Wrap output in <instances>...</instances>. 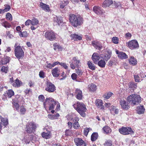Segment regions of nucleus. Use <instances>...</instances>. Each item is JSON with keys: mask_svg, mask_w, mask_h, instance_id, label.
<instances>
[{"mask_svg": "<svg viewBox=\"0 0 146 146\" xmlns=\"http://www.w3.org/2000/svg\"><path fill=\"white\" fill-rule=\"evenodd\" d=\"M70 22L74 27L81 26L83 23V18L80 16L77 17L73 14H71L69 16Z\"/></svg>", "mask_w": 146, "mask_h": 146, "instance_id": "nucleus-1", "label": "nucleus"}, {"mask_svg": "<svg viewBox=\"0 0 146 146\" xmlns=\"http://www.w3.org/2000/svg\"><path fill=\"white\" fill-rule=\"evenodd\" d=\"M73 106L74 108L83 117L86 116L85 112L87 110L86 105L82 102H78L74 104Z\"/></svg>", "mask_w": 146, "mask_h": 146, "instance_id": "nucleus-2", "label": "nucleus"}, {"mask_svg": "<svg viewBox=\"0 0 146 146\" xmlns=\"http://www.w3.org/2000/svg\"><path fill=\"white\" fill-rule=\"evenodd\" d=\"M43 105L46 110L48 107L49 110H51L52 113H54V111L53 110L56 105V103L54 99L50 97L46 98L43 102Z\"/></svg>", "mask_w": 146, "mask_h": 146, "instance_id": "nucleus-3", "label": "nucleus"}, {"mask_svg": "<svg viewBox=\"0 0 146 146\" xmlns=\"http://www.w3.org/2000/svg\"><path fill=\"white\" fill-rule=\"evenodd\" d=\"M15 54V56L19 59L23 58L24 56V52L23 50V47L18 45L17 43H16L14 45Z\"/></svg>", "mask_w": 146, "mask_h": 146, "instance_id": "nucleus-4", "label": "nucleus"}, {"mask_svg": "<svg viewBox=\"0 0 146 146\" xmlns=\"http://www.w3.org/2000/svg\"><path fill=\"white\" fill-rule=\"evenodd\" d=\"M38 126V124L34 122H28L26 125V131L29 134L34 133Z\"/></svg>", "mask_w": 146, "mask_h": 146, "instance_id": "nucleus-5", "label": "nucleus"}, {"mask_svg": "<svg viewBox=\"0 0 146 146\" xmlns=\"http://www.w3.org/2000/svg\"><path fill=\"white\" fill-rule=\"evenodd\" d=\"M127 100L129 103L131 102L132 105H135L141 102V98L139 95L133 94L127 97Z\"/></svg>", "mask_w": 146, "mask_h": 146, "instance_id": "nucleus-6", "label": "nucleus"}, {"mask_svg": "<svg viewBox=\"0 0 146 146\" xmlns=\"http://www.w3.org/2000/svg\"><path fill=\"white\" fill-rule=\"evenodd\" d=\"M70 67L72 69L74 70L76 68H78L81 66L80 60L77 57H73L71 60Z\"/></svg>", "mask_w": 146, "mask_h": 146, "instance_id": "nucleus-7", "label": "nucleus"}, {"mask_svg": "<svg viewBox=\"0 0 146 146\" xmlns=\"http://www.w3.org/2000/svg\"><path fill=\"white\" fill-rule=\"evenodd\" d=\"M56 34L52 31H47L44 34L45 37L48 40L52 41L56 39Z\"/></svg>", "mask_w": 146, "mask_h": 146, "instance_id": "nucleus-8", "label": "nucleus"}, {"mask_svg": "<svg viewBox=\"0 0 146 146\" xmlns=\"http://www.w3.org/2000/svg\"><path fill=\"white\" fill-rule=\"evenodd\" d=\"M46 85L45 90L49 92H53L56 90L54 85L49 80L46 82Z\"/></svg>", "mask_w": 146, "mask_h": 146, "instance_id": "nucleus-9", "label": "nucleus"}, {"mask_svg": "<svg viewBox=\"0 0 146 146\" xmlns=\"http://www.w3.org/2000/svg\"><path fill=\"white\" fill-rule=\"evenodd\" d=\"M119 131L121 134L123 135H127L134 133L131 128L129 127H122L119 129Z\"/></svg>", "mask_w": 146, "mask_h": 146, "instance_id": "nucleus-10", "label": "nucleus"}, {"mask_svg": "<svg viewBox=\"0 0 146 146\" xmlns=\"http://www.w3.org/2000/svg\"><path fill=\"white\" fill-rule=\"evenodd\" d=\"M127 44V46L131 49H138L139 47L138 43L136 40H132L128 42Z\"/></svg>", "mask_w": 146, "mask_h": 146, "instance_id": "nucleus-11", "label": "nucleus"}, {"mask_svg": "<svg viewBox=\"0 0 146 146\" xmlns=\"http://www.w3.org/2000/svg\"><path fill=\"white\" fill-rule=\"evenodd\" d=\"M92 44L96 49L101 50L103 48L102 43L100 42L97 40H94L92 41Z\"/></svg>", "mask_w": 146, "mask_h": 146, "instance_id": "nucleus-12", "label": "nucleus"}, {"mask_svg": "<svg viewBox=\"0 0 146 146\" xmlns=\"http://www.w3.org/2000/svg\"><path fill=\"white\" fill-rule=\"evenodd\" d=\"M93 10L94 12L98 15H102L103 11V9L101 7L98 6H94Z\"/></svg>", "mask_w": 146, "mask_h": 146, "instance_id": "nucleus-13", "label": "nucleus"}, {"mask_svg": "<svg viewBox=\"0 0 146 146\" xmlns=\"http://www.w3.org/2000/svg\"><path fill=\"white\" fill-rule=\"evenodd\" d=\"M74 94L78 100H80L82 99L83 97L82 92L80 89L78 88L76 89L74 93Z\"/></svg>", "mask_w": 146, "mask_h": 146, "instance_id": "nucleus-14", "label": "nucleus"}, {"mask_svg": "<svg viewBox=\"0 0 146 146\" xmlns=\"http://www.w3.org/2000/svg\"><path fill=\"white\" fill-rule=\"evenodd\" d=\"M111 52L109 50L108 51L104 54H102L101 56V57L106 61H108L110 58L111 56Z\"/></svg>", "mask_w": 146, "mask_h": 146, "instance_id": "nucleus-15", "label": "nucleus"}, {"mask_svg": "<svg viewBox=\"0 0 146 146\" xmlns=\"http://www.w3.org/2000/svg\"><path fill=\"white\" fill-rule=\"evenodd\" d=\"M116 54H117L118 57L121 59H126L128 58V56L124 52H119L118 50H116Z\"/></svg>", "mask_w": 146, "mask_h": 146, "instance_id": "nucleus-16", "label": "nucleus"}, {"mask_svg": "<svg viewBox=\"0 0 146 146\" xmlns=\"http://www.w3.org/2000/svg\"><path fill=\"white\" fill-rule=\"evenodd\" d=\"M41 135L44 138L48 139L51 137L52 133L50 131L46 130V131L43 132L41 133Z\"/></svg>", "mask_w": 146, "mask_h": 146, "instance_id": "nucleus-17", "label": "nucleus"}, {"mask_svg": "<svg viewBox=\"0 0 146 146\" xmlns=\"http://www.w3.org/2000/svg\"><path fill=\"white\" fill-rule=\"evenodd\" d=\"M113 3V2L112 0H104L102 5V6L103 8L109 7Z\"/></svg>", "mask_w": 146, "mask_h": 146, "instance_id": "nucleus-18", "label": "nucleus"}, {"mask_svg": "<svg viewBox=\"0 0 146 146\" xmlns=\"http://www.w3.org/2000/svg\"><path fill=\"white\" fill-rule=\"evenodd\" d=\"M39 6L42 9L46 12H50V9L49 6L42 2H40Z\"/></svg>", "mask_w": 146, "mask_h": 146, "instance_id": "nucleus-19", "label": "nucleus"}, {"mask_svg": "<svg viewBox=\"0 0 146 146\" xmlns=\"http://www.w3.org/2000/svg\"><path fill=\"white\" fill-rule=\"evenodd\" d=\"M60 70L58 67H56L52 69L51 73L54 77H57L60 75Z\"/></svg>", "mask_w": 146, "mask_h": 146, "instance_id": "nucleus-20", "label": "nucleus"}, {"mask_svg": "<svg viewBox=\"0 0 146 146\" xmlns=\"http://www.w3.org/2000/svg\"><path fill=\"white\" fill-rule=\"evenodd\" d=\"M120 104L122 108L125 110H127L129 108L127 103L124 100H121L120 101Z\"/></svg>", "mask_w": 146, "mask_h": 146, "instance_id": "nucleus-21", "label": "nucleus"}, {"mask_svg": "<svg viewBox=\"0 0 146 146\" xmlns=\"http://www.w3.org/2000/svg\"><path fill=\"white\" fill-rule=\"evenodd\" d=\"M96 105L98 108H100L102 109H104V106L103 105L102 101L100 99L96 100L95 102Z\"/></svg>", "mask_w": 146, "mask_h": 146, "instance_id": "nucleus-22", "label": "nucleus"}, {"mask_svg": "<svg viewBox=\"0 0 146 146\" xmlns=\"http://www.w3.org/2000/svg\"><path fill=\"white\" fill-rule=\"evenodd\" d=\"M74 141L77 146L82 145L85 144L84 141L80 138H75L74 139Z\"/></svg>", "mask_w": 146, "mask_h": 146, "instance_id": "nucleus-23", "label": "nucleus"}, {"mask_svg": "<svg viewBox=\"0 0 146 146\" xmlns=\"http://www.w3.org/2000/svg\"><path fill=\"white\" fill-rule=\"evenodd\" d=\"M92 58L93 60L95 63L100 59V57L98 54L96 53H94L92 55Z\"/></svg>", "mask_w": 146, "mask_h": 146, "instance_id": "nucleus-24", "label": "nucleus"}, {"mask_svg": "<svg viewBox=\"0 0 146 146\" xmlns=\"http://www.w3.org/2000/svg\"><path fill=\"white\" fill-rule=\"evenodd\" d=\"M129 64L133 66H135L137 64V61L136 59L133 56H131L129 59Z\"/></svg>", "mask_w": 146, "mask_h": 146, "instance_id": "nucleus-25", "label": "nucleus"}, {"mask_svg": "<svg viewBox=\"0 0 146 146\" xmlns=\"http://www.w3.org/2000/svg\"><path fill=\"white\" fill-rule=\"evenodd\" d=\"M70 36L71 38L72 39L74 40H80L82 39L81 36L76 34H71L70 35Z\"/></svg>", "mask_w": 146, "mask_h": 146, "instance_id": "nucleus-26", "label": "nucleus"}, {"mask_svg": "<svg viewBox=\"0 0 146 146\" xmlns=\"http://www.w3.org/2000/svg\"><path fill=\"white\" fill-rule=\"evenodd\" d=\"M110 111L111 113L114 115L118 114L119 112L118 109H116L115 107L114 106H111L110 109Z\"/></svg>", "mask_w": 146, "mask_h": 146, "instance_id": "nucleus-27", "label": "nucleus"}, {"mask_svg": "<svg viewBox=\"0 0 146 146\" xmlns=\"http://www.w3.org/2000/svg\"><path fill=\"white\" fill-rule=\"evenodd\" d=\"M53 20L54 22L57 23L58 25H60L62 22V18L56 16L54 17Z\"/></svg>", "mask_w": 146, "mask_h": 146, "instance_id": "nucleus-28", "label": "nucleus"}, {"mask_svg": "<svg viewBox=\"0 0 146 146\" xmlns=\"http://www.w3.org/2000/svg\"><path fill=\"white\" fill-rule=\"evenodd\" d=\"M88 89L90 91L94 92L96 89V86L93 84H91L88 86Z\"/></svg>", "mask_w": 146, "mask_h": 146, "instance_id": "nucleus-29", "label": "nucleus"}, {"mask_svg": "<svg viewBox=\"0 0 146 146\" xmlns=\"http://www.w3.org/2000/svg\"><path fill=\"white\" fill-rule=\"evenodd\" d=\"M68 1H61L60 2L59 6L60 8L63 9L69 3Z\"/></svg>", "mask_w": 146, "mask_h": 146, "instance_id": "nucleus-30", "label": "nucleus"}, {"mask_svg": "<svg viewBox=\"0 0 146 146\" xmlns=\"http://www.w3.org/2000/svg\"><path fill=\"white\" fill-rule=\"evenodd\" d=\"M22 82L20 81L18 78L16 79L15 80V82L13 83V85L14 87H19L22 84Z\"/></svg>", "mask_w": 146, "mask_h": 146, "instance_id": "nucleus-31", "label": "nucleus"}, {"mask_svg": "<svg viewBox=\"0 0 146 146\" xmlns=\"http://www.w3.org/2000/svg\"><path fill=\"white\" fill-rule=\"evenodd\" d=\"M54 46V50H56L57 49H58V50L62 51L63 49V48L61 47L60 44H57V43H55L53 44Z\"/></svg>", "mask_w": 146, "mask_h": 146, "instance_id": "nucleus-32", "label": "nucleus"}, {"mask_svg": "<svg viewBox=\"0 0 146 146\" xmlns=\"http://www.w3.org/2000/svg\"><path fill=\"white\" fill-rule=\"evenodd\" d=\"M9 58L8 57H6L3 59H1L0 61V62H1L0 65H1V64H7L9 62Z\"/></svg>", "mask_w": 146, "mask_h": 146, "instance_id": "nucleus-33", "label": "nucleus"}, {"mask_svg": "<svg viewBox=\"0 0 146 146\" xmlns=\"http://www.w3.org/2000/svg\"><path fill=\"white\" fill-rule=\"evenodd\" d=\"M145 111V109L143 106L139 107L137 108V113L140 114L143 113Z\"/></svg>", "mask_w": 146, "mask_h": 146, "instance_id": "nucleus-34", "label": "nucleus"}, {"mask_svg": "<svg viewBox=\"0 0 146 146\" xmlns=\"http://www.w3.org/2000/svg\"><path fill=\"white\" fill-rule=\"evenodd\" d=\"M18 102L17 100H15V99L13 100V104L14 107L17 110H19V105L18 103Z\"/></svg>", "mask_w": 146, "mask_h": 146, "instance_id": "nucleus-35", "label": "nucleus"}, {"mask_svg": "<svg viewBox=\"0 0 146 146\" xmlns=\"http://www.w3.org/2000/svg\"><path fill=\"white\" fill-rule=\"evenodd\" d=\"M98 134L97 133H93L91 136V140L92 141H95L97 139L98 137Z\"/></svg>", "mask_w": 146, "mask_h": 146, "instance_id": "nucleus-36", "label": "nucleus"}, {"mask_svg": "<svg viewBox=\"0 0 146 146\" xmlns=\"http://www.w3.org/2000/svg\"><path fill=\"white\" fill-rule=\"evenodd\" d=\"M88 65L89 68L92 70H94L96 68L94 64L92 63L90 61L88 62Z\"/></svg>", "mask_w": 146, "mask_h": 146, "instance_id": "nucleus-37", "label": "nucleus"}, {"mask_svg": "<svg viewBox=\"0 0 146 146\" xmlns=\"http://www.w3.org/2000/svg\"><path fill=\"white\" fill-rule=\"evenodd\" d=\"M53 67L52 64H51L49 63L48 62L46 61V63L45 64L44 66V69H46V68L50 69H52V68Z\"/></svg>", "mask_w": 146, "mask_h": 146, "instance_id": "nucleus-38", "label": "nucleus"}, {"mask_svg": "<svg viewBox=\"0 0 146 146\" xmlns=\"http://www.w3.org/2000/svg\"><path fill=\"white\" fill-rule=\"evenodd\" d=\"M98 66L101 68H104L105 67L106 63L104 60H101L98 62Z\"/></svg>", "mask_w": 146, "mask_h": 146, "instance_id": "nucleus-39", "label": "nucleus"}, {"mask_svg": "<svg viewBox=\"0 0 146 146\" xmlns=\"http://www.w3.org/2000/svg\"><path fill=\"white\" fill-rule=\"evenodd\" d=\"M113 94V93L111 92H109L105 94L103 96L104 98L106 99H109L110 97Z\"/></svg>", "mask_w": 146, "mask_h": 146, "instance_id": "nucleus-40", "label": "nucleus"}, {"mask_svg": "<svg viewBox=\"0 0 146 146\" xmlns=\"http://www.w3.org/2000/svg\"><path fill=\"white\" fill-rule=\"evenodd\" d=\"M1 121L5 126H7L8 123V119L6 118H2L1 119Z\"/></svg>", "mask_w": 146, "mask_h": 146, "instance_id": "nucleus-41", "label": "nucleus"}, {"mask_svg": "<svg viewBox=\"0 0 146 146\" xmlns=\"http://www.w3.org/2000/svg\"><path fill=\"white\" fill-rule=\"evenodd\" d=\"M14 92L11 90H8L7 92H6V93H5V94H7V96L8 98H10L13 96L14 95Z\"/></svg>", "mask_w": 146, "mask_h": 146, "instance_id": "nucleus-42", "label": "nucleus"}, {"mask_svg": "<svg viewBox=\"0 0 146 146\" xmlns=\"http://www.w3.org/2000/svg\"><path fill=\"white\" fill-rule=\"evenodd\" d=\"M129 88L133 90L136 88L137 87V84L133 82H131L129 84Z\"/></svg>", "mask_w": 146, "mask_h": 146, "instance_id": "nucleus-43", "label": "nucleus"}, {"mask_svg": "<svg viewBox=\"0 0 146 146\" xmlns=\"http://www.w3.org/2000/svg\"><path fill=\"white\" fill-rule=\"evenodd\" d=\"M103 130L104 132L106 133H108L111 132V129L110 127L108 126H106L104 127Z\"/></svg>", "mask_w": 146, "mask_h": 146, "instance_id": "nucleus-44", "label": "nucleus"}, {"mask_svg": "<svg viewBox=\"0 0 146 146\" xmlns=\"http://www.w3.org/2000/svg\"><path fill=\"white\" fill-rule=\"evenodd\" d=\"M26 109L24 106H20V112L21 114H25L26 113Z\"/></svg>", "mask_w": 146, "mask_h": 146, "instance_id": "nucleus-45", "label": "nucleus"}, {"mask_svg": "<svg viewBox=\"0 0 146 146\" xmlns=\"http://www.w3.org/2000/svg\"><path fill=\"white\" fill-rule=\"evenodd\" d=\"M38 21L35 18H33L31 20V25L33 26L38 25Z\"/></svg>", "mask_w": 146, "mask_h": 146, "instance_id": "nucleus-46", "label": "nucleus"}, {"mask_svg": "<svg viewBox=\"0 0 146 146\" xmlns=\"http://www.w3.org/2000/svg\"><path fill=\"white\" fill-rule=\"evenodd\" d=\"M112 144V141L110 139H108L105 141L104 145V146H111Z\"/></svg>", "mask_w": 146, "mask_h": 146, "instance_id": "nucleus-47", "label": "nucleus"}, {"mask_svg": "<svg viewBox=\"0 0 146 146\" xmlns=\"http://www.w3.org/2000/svg\"><path fill=\"white\" fill-rule=\"evenodd\" d=\"M119 38L117 37H113L112 38V41L115 44H117L119 43Z\"/></svg>", "mask_w": 146, "mask_h": 146, "instance_id": "nucleus-48", "label": "nucleus"}, {"mask_svg": "<svg viewBox=\"0 0 146 146\" xmlns=\"http://www.w3.org/2000/svg\"><path fill=\"white\" fill-rule=\"evenodd\" d=\"M2 25L6 28H9L11 26L9 23L7 21L3 22Z\"/></svg>", "mask_w": 146, "mask_h": 146, "instance_id": "nucleus-49", "label": "nucleus"}, {"mask_svg": "<svg viewBox=\"0 0 146 146\" xmlns=\"http://www.w3.org/2000/svg\"><path fill=\"white\" fill-rule=\"evenodd\" d=\"M19 35L21 37H26L27 36L28 33L26 31H23V32H21Z\"/></svg>", "mask_w": 146, "mask_h": 146, "instance_id": "nucleus-50", "label": "nucleus"}, {"mask_svg": "<svg viewBox=\"0 0 146 146\" xmlns=\"http://www.w3.org/2000/svg\"><path fill=\"white\" fill-rule=\"evenodd\" d=\"M91 130V129L90 128L84 129V135L85 136H87L88 134L89 130Z\"/></svg>", "mask_w": 146, "mask_h": 146, "instance_id": "nucleus-51", "label": "nucleus"}, {"mask_svg": "<svg viewBox=\"0 0 146 146\" xmlns=\"http://www.w3.org/2000/svg\"><path fill=\"white\" fill-rule=\"evenodd\" d=\"M6 19L10 21L12 19V16L11 14L10 13H7L6 15Z\"/></svg>", "mask_w": 146, "mask_h": 146, "instance_id": "nucleus-52", "label": "nucleus"}, {"mask_svg": "<svg viewBox=\"0 0 146 146\" xmlns=\"http://www.w3.org/2000/svg\"><path fill=\"white\" fill-rule=\"evenodd\" d=\"M76 73L78 74L79 76H81L82 74L83 73L82 71L79 69H76L75 70Z\"/></svg>", "mask_w": 146, "mask_h": 146, "instance_id": "nucleus-53", "label": "nucleus"}, {"mask_svg": "<svg viewBox=\"0 0 146 146\" xmlns=\"http://www.w3.org/2000/svg\"><path fill=\"white\" fill-rule=\"evenodd\" d=\"M80 127L78 122H75L73 124V128L75 129H77Z\"/></svg>", "mask_w": 146, "mask_h": 146, "instance_id": "nucleus-54", "label": "nucleus"}, {"mask_svg": "<svg viewBox=\"0 0 146 146\" xmlns=\"http://www.w3.org/2000/svg\"><path fill=\"white\" fill-rule=\"evenodd\" d=\"M125 36L126 38L129 39L131 38L132 35L131 33L128 32L125 34Z\"/></svg>", "mask_w": 146, "mask_h": 146, "instance_id": "nucleus-55", "label": "nucleus"}, {"mask_svg": "<svg viewBox=\"0 0 146 146\" xmlns=\"http://www.w3.org/2000/svg\"><path fill=\"white\" fill-rule=\"evenodd\" d=\"M38 98L39 101L43 102L45 98L43 95H41L38 96Z\"/></svg>", "mask_w": 146, "mask_h": 146, "instance_id": "nucleus-56", "label": "nucleus"}, {"mask_svg": "<svg viewBox=\"0 0 146 146\" xmlns=\"http://www.w3.org/2000/svg\"><path fill=\"white\" fill-rule=\"evenodd\" d=\"M4 6H5V8L4 9L5 12L8 11L11 8L10 6L8 5H5Z\"/></svg>", "mask_w": 146, "mask_h": 146, "instance_id": "nucleus-57", "label": "nucleus"}, {"mask_svg": "<svg viewBox=\"0 0 146 146\" xmlns=\"http://www.w3.org/2000/svg\"><path fill=\"white\" fill-rule=\"evenodd\" d=\"M134 78L136 82H140L139 77L138 75H134Z\"/></svg>", "mask_w": 146, "mask_h": 146, "instance_id": "nucleus-58", "label": "nucleus"}, {"mask_svg": "<svg viewBox=\"0 0 146 146\" xmlns=\"http://www.w3.org/2000/svg\"><path fill=\"white\" fill-rule=\"evenodd\" d=\"M39 76L40 78H44L45 77V74L44 72L42 71H40L39 73Z\"/></svg>", "mask_w": 146, "mask_h": 146, "instance_id": "nucleus-59", "label": "nucleus"}, {"mask_svg": "<svg viewBox=\"0 0 146 146\" xmlns=\"http://www.w3.org/2000/svg\"><path fill=\"white\" fill-rule=\"evenodd\" d=\"M60 65L66 69H68V67L66 63L61 62L60 64Z\"/></svg>", "mask_w": 146, "mask_h": 146, "instance_id": "nucleus-60", "label": "nucleus"}, {"mask_svg": "<svg viewBox=\"0 0 146 146\" xmlns=\"http://www.w3.org/2000/svg\"><path fill=\"white\" fill-rule=\"evenodd\" d=\"M6 35L8 36V37L10 38H12V37H13L12 35L10 34V31H6Z\"/></svg>", "mask_w": 146, "mask_h": 146, "instance_id": "nucleus-61", "label": "nucleus"}, {"mask_svg": "<svg viewBox=\"0 0 146 146\" xmlns=\"http://www.w3.org/2000/svg\"><path fill=\"white\" fill-rule=\"evenodd\" d=\"M65 133L66 136L70 135L72 133V131L69 129L66 130L65 131Z\"/></svg>", "mask_w": 146, "mask_h": 146, "instance_id": "nucleus-62", "label": "nucleus"}, {"mask_svg": "<svg viewBox=\"0 0 146 146\" xmlns=\"http://www.w3.org/2000/svg\"><path fill=\"white\" fill-rule=\"evenodd\" d=\"M1 70L5 73H7V67L3 66L1 69Z\"/></svg>", "mask_w": 146, "mask_h": 146, "instance_id": "nucleus-63", "label": "nucleus"}, {"mask_svg": "<svg viewBox=\"0 0 146 146\" xmlns=\"http://www.w3.org/2000/svg\"><path fill=\"white\" fill-rule=\"evenodd\" d=\"M30 24H31V20L28 19L25 22V25L26 26H28Z\"/></svg>", "mask_w": 146, "mask_h": 146, "instance_id": "nucleus-64", "label": "nucleus"}]
</instances>
